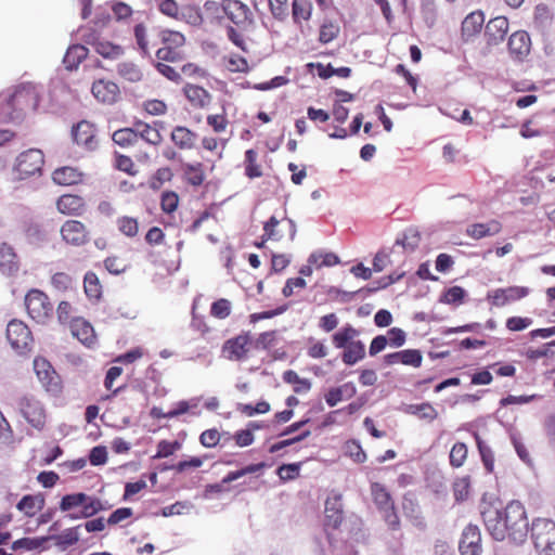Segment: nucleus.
Returning <instances> with one entry per match:
<instances>
[{
	"label": "nucleus",
	"instance_id": "4c0bfd02",
	"mask_svg": "<svg viewBox=\"0 0 555 555\" xmlns=\"http://www.w3.org/2000/svg\"><path fill=\"white\" fill-rule=\"evenodd\" d=\"M49 540L50 537L21 538L11 544V548L14 552H30L39 548H46L44 545Z\"/></svg>",
	"mask_w": 555,
	"mask_h": 555
},
{
	"label": "nucleus",
	"instance_id": "0eeeda50",
	"mask_svg": "<svg viewBox=\"0 0 555 555\" xmlns=\"http://www.w3.org/2000/svg\"><path fill=\"white\" fill-rule=\"evenodd\" d=\"M34 371L41 386L48 393L54 397L62 393L63 385L61 377L46 358L36 357L34 359Z\"/></svg>",
	"mask_w": 555,
	"mask_h": 555
},
{
	"label": "nucleus",
	"instance_id": "a18cd8bd",
	"mask_svg": "<svg viewBox=\"0 0 555 555\" xmlns=\"http://www.w3.org/2000/svg\"><path fill=\"white\" fill-rule=\"evenodd\" d=\"M485 16L482 12H472L462 22V33L466 36L478 34L483 25Z\"/></svg>",
	"mask_w": 555,
	"mask_h": 555
},
{
	"label": "nucleus",
	"instance_id": "603ef678",
	"mask_svg": "<svg viewBox=\"0 0 555 555\" xmlns=\"http://www.w3.org/2000/svg\"><path fill=\"white\" fill-rule=\"evenodd\" d=\"M308 262L310 264H314L317 269H320L322 267L336 266L337 263H339V258L336 254L331 251H315L309 256Z\"/></svg>",
	"mask_w": 555,
	"mask_h": 555
},
{
	"label": "nucleus",
	"instance_id": "6ab92c4d",
	"mask_svg": "<svg viewBox=\"0 0 555 555\" xmlns=\"http://www.w3.org/2000/svg\"><path fill=\"white\" fill-rule=\"evenodd\" d=\"M222 10L228 18L237 26H246L253 23L250 9L238 0H223Z\"/></svg>",
	"mask_w": 555,
	"mask_h": 555
},
{
	"label": "nucleus",
	"instance_id": "c9c22d12",
	"mask_svg": "<svg viewBox=\"0 0 555 555\" xmlns=\"http://www.w3.org/2000/svg\"><path fill=\"white\" fill-rule=\"evenodd\" d=\"M244 171L245 176L249 179L260 178L263 175L262 166L258 159V152L254 149L245 152Z\"/></svg>",
	"mask_w": 555,
	"mask_h": 555
},
{
	"label": "nucleus",
	"instance_id": "39448f33",
	"mask_svg": "<svg viewBox=\"0 0 555 555\" xmlns=\"http://www.w3.org/2000/svg\"><path fill=\"white\" fill-rule=\"evenodd\" d=\"M24 305L27 314L37 323L44 324L53 315L54 309L49 296L38 288L27 292Z\"/></svg>",
	"mask_w": 555,
	"mask_h": 555
},
{
	"label": "nucleus",
	"instance_id": "3c124183",
	"mask_svg": "<svg viewBox=\"0 0 555 555\" xmlns=\"http://www.w3.org/2000/svg\"><path fill=\"white\" fill-rule=\"evenodd\" d=\"M78 310L74 307V305L67 300H62L59 302L56 307V317L61 324L69 325L74 320L79 319L80 317L76 315Z\"/></svg>",
	"mask_w": 555,
	"mask_h": 555
},
{
	"label": "nucleus",
	"instance_id": "cd10ccee",
	"mask_svg": "<svg viewBox=\"0 0 555 555\" xmlns=\"http://www.w3.org/2000/svg\"><path fill=\"white\" fill-rule=\"evenodd\" d=\"M170 140L179 150L189 151L195 147L197 134L185 126H176L170 133Z\"/></svg>",
	"mask_w": 555,
	"mask_h": 555
},
{
	"label": "nucleus",
	"instance_id": "052dcab7",
	"mask_svg": "<svg viewBox=\"0 0 555 555\" xmlns=\"http://www.w3.org/2000/svg\"><path fill=\"white\" fill-rule=\"evenodd\" d=\"M453 494L456 501H465L468 499L470 490V477H459L453 482Z\"/></svg>",
	"mask_w": 555,
	"mask_h": 555
},
{
	"label": "nucleus",
	"instance_id": "c03bdc74",
	"mask_svg": "<svg viewBox=\"0 0 555 555\" xmlns=\"http://www.w3.org/2000/svg\"><path fill=\"white\" fill-rule=\"evenodd\" d=\"M405 412L428 422H433L438 417V411L429 402L410 404L406 406Z\"/></svg>",
	"mask_w": 555,
	"mask_h": 555
},
{
	"label": "nucleus",
	"instance_id": "f704fd0d",
	"mask_svg": "<svg viewBox=\"0 0 555 555\" xmlns=\"http://www.w3.org/2000/svg\"><path fill=\"white\" fill-rule=\"evenodd\" d=\"M359 335L360 332L357 328H354L351 324H346L332 335V343L335 348L344 349L351 343H354Z\"/></svg>",
	"mask_w": 555,
	"mask_h": 555
},
{
	"label": "nucleus",
	"instance_id": "f8f14e48",
	"mask_svg": "<svg viewBox=\"0 0 555 555\" xmlns=\"http://www.w3.org/2000/svg\"><path fill=\"white\" fill-rule=\"evenodd\" d=\"M74 141L85 147L87 151H94L99 145L96 138V128L94 124L88 120H80L72 128Z\"/></svg>",
	"mask_w": 555,
	"mask_h": 555
},
{
	"label": "nucleus",
	"instance_id": "bf43d9fd",
	"mask_svg": "<svg viewBox=\"0 0 555 555\" xmlns=\"http://www.w3.org/2000/svg\"><path fill=\"white\" fill-rule=\"evenodd\" d=\"M312 4L306 0L293 1V18L299 24L301 21H308L311 17Z\"/></svg>",
	"mask_w": 555,
	"mask_h": 555
},
{
	"label": "nucleus",
	"instance_id": "f03ea898",
	"mask_svg": "<svg viewBox=\"0 0 555 555\" xmlns=\"http://www.w3.org/2000/svg\"><path fill=\"white\" fill-rule=\"evenodd\" d=\"M530 538L539 555H555V521L535 517L530 527Z\"/></svg>",
	"mask_w": 555,
	"mask_h": 555
},
{
	"label": "nucleus",
	"instance_id": "4468645a",
	"mask_svg": "<svg viewBox=\"0 0 555 555\" xmlns=\"http://www.w3.org/2000/svg\"><path fill=\"white\" fill-rule=\"evenodd\" d=\"M555 26V15L552 9L545 3H539L533 9L531 27L542 36L552 33Z\"/></svg>",
	"mask_w": 555,
	"mask_h": 555
},
{
	"label": "nucleus",
	"instance_id": "f257e3e1",
	"mask_svg": "<svg viewBox=\"0 0 555 555\" xmlns=\"http://www.w3.org/2000/svg\"><path fill=\"white\" fill-rule=\"evenodd\" d=\"M481 517L487 531L495 541H508L516 545L526 542L529 521L520 501L513 500L501 509L488 505L481 511Z\"/></svg>",
	"mask_w": 555,
	"mask_h": 555
},
{
	"label": "nucleus",
	"instance_id": "6e6d98bb",
	"mask_svg": "<svg viewBox=\"0 0 555 555\" xmlns=\"http://www.w3.org/2000/svg\"><path fill=\"white\" fill-rule=\"evenodd\" d=\"M468 456V449L464 442H455L450 451L449 460L450 465L459 468L464 465Z\"/></svg>",
	"mask_w": 555,
	"mask_h": 555
},
{
	"label": "nucleus",
	"instance_id": "423d86ee",
	"mask_svg": "<svg viewBox=\"0 0 555 555\" xmlns=\"http://www.w3.org/2000/svg\"><path fill=\"white\" fill-rule=\"evenodd\" d=\"M18 412L36 430L41 431L47 424V411L40 400L33 395H24L16 402Z\"/></svg>",
	"mask_w": 555,
	"mask_h": 555
},
{
	"label": "nucleus",
	"instance_id": "ddd939ff",
	"mask_svg": "<svg viewBox=\"0 0 555 555\" xmlns=\"http://www.w3.org/2000/svg\"><path fill=\"white\" fill-rule=\"evenodd\" d=\"M60 232L63 241L73 246H82L90 241L86 225L79 220H66Z\"/></svg>",
	"mask_w": 555,
	"mask_h": 555
},
{
	"label": "nucleus",
	"instance_id": "a878e982",
	"mask_svg": "<svg viewBox=\"0 0 555 555\" xmlns=\"http://www.w3.org/2000/svg\"><path fill=\"white\" fill-rule=\"evenodd\" d=\"M85 173L77 167L63 166L52 172V180L55 184L69 186L83 181Z\"/></svg>",
	"mask_w": 555,
	"mask_h": 555
},
{
	"label": "nucleus",
	"instance_id": "ea45409f",
	"mask_svg": "<svg viewBox=\"0 0 555 555\" xmlns=\"http://www.w3.org/2000/svg\"><path fill=\"white\" fill-rule=\"evenodd\" d=\"M371 494L379 511L389 508L395 505L390 493L386 487L379 482H373L371 485Z\"/></svg>",
	"mask_w": 555,
	"mask_h": 555
},
{
	"label": "nucleus",
	"instance_id": "5fc2aeb1",
	"mask_svg": "<svg viewBox=\"0 0 555 555\" xmlns=\"http://www.w3.org/2000/svg\"><path fill=\"white\" fill-rule=\"evenodd\" d=\"M180 197L177 192L167 190L160 194V209L166 215H172L179 207Z\"/></svg>",
	"mask_w": 555,
	"mask_h": 555
},
{
	"label": "nucleus",
	"instance_id": "7c9ffc66",
	"mask_svg": "<svg viewBox=\"0 0 555 555\" xmlns=\"http://www.w3.org/2000/svg\"><path fill=\"white\" fill-rule=\"evenodd\" d=\"M74 337L86 346H91L95 343V334L92 325L83 318L73 321L68 325Z\"/></svg>",
	"mask_w": 555,
	"mask_h": 555
},
{
	"label": "nucleus",
	"instance_id": "dca6fc26",
	"mask_svg": "<svg viewBox=\"0 0 555 555\" xmlns=\"http://www.w3.org/2000/svg\"><path fill=\"white\" fill-rule=\"evenodd\" d=\"M283 230L287 232V235L291 240L294 238L296 230L293 220L284 219L280 221L274 216H272L263 225L262 240L280 241L285 236Z\"/></svg>",
	"mask_w": 555,
	"mask_h": 555
},
{
	"label": "nucleus",
	"instance_id": "412c9836",
	"mask_svg": "<svg viewBox=\"0 0 555 555\" xmlns=\"http://www.w3.org/2000/svg\"><path fill=\"white\" fill-rule=\"evenodd\" d=\"M383 361L388 366L402 364L417 369L423 363V354L418 349H404L385 354Z\"/></svg>",
	"mask_w": 555,
	"mask_h": 555
},
{
	"label": "nucleus",
	"instance_id": "c85d7f7f",
	"mask_svg": "<svg viewBox=\"0 0 555 555\" xmlns=\"http://www.w3.org/2000/svg\"><path fill=\"white\" fill-rule=\"evenodd\" d=\"M46 505V499L42 493L26 494L16 504V508L26 517L36 516Z\"/></svg>",
	"mask_w": 555,
	"mask_h": 555
},
{
	"label": "nucleus",
	"instance_id": "72a5a7b5",
	"mask_svg": "<svg viewBox=\"0 0 555 555\" xmlns=\"http://www.w3.org/2000/svg\"><path fill=\"white\" fill-rule=\"evenodd\" d=\"M501 230V222H499L498 220H490L487 223L470 224L466 230V234L474 240H480L486 236L495 235L500 233Z\"/></svg>",
	"mask_w": 555,
	"mask_h": 555
},
{
	"label": "nucleus",
	"instance_id": "20e7f679",
	"mask_svg": "<svg viewBox=\"0 0 555 555\" xmlns=\"http://www.w3.org/2000/svg\"><path fill=\"white\" fill-rule=\"evenodd\" d=\"M79 506H81V511L79 513H70L68 515L70 519L89 518L103 509L102 502L99 499L91 498L82 492L66 494L60 502V509L62 512H69Z\"/></svg>",
	"mask_w": 555,
	"mask_h": 555
},
{
	"label": "nucleus",
	"instance_id": "4d7b16f0",
	"mask_svg": "<svg viewBox=\"0 0 555 555\" xmlns=\"http://www.w3.org/2000/svg\"><path fill=\"white\" fill-rule=\"evenodd\" d=\"M117 228L127 237H135L139 234V221L137 218L122 216L117 219Z\"/></svg>",
	"mask_w": 555,
	"mask_h": 555
},
{
	"label": "nucleus",
	"instance_id": "58836bf2",
	"mask_svg": "<svg viewBox=\"0 0 555 555\" xmlns=\"http://www.w3.org/2000/svg\"><path fill=\"white\" fill-rule=\"evenodd\" d=\"M88 56V49L82 44L70 46L63 59L67 69L77 68L78 65Z\"/></svg>",
	"mask_w": 555,
	"mask_h": 555
},
{
	"label": "nucleus",
	"instance_id": "6e6552de",
	"mask_svg": "<svg viewBox=\"0 0 555 555\" xmlns=\"http://www.w3.org/2000/svg\"><path fill=\"white\" fill-rule=\"evenodd\" d=\"M160 40L163 47L156 50V56L163 62H179L183 60L181 48L184 46L185 38L179 31L163 30L160 31Z\"/></svg>",
	"mask_w": 555,
	"mask_h": 555
},
{
	"label": "nucleus",
	"instance_id": "5701e85b",
	"mask_svg": "<svg viewBox=\"0 0 555 555\" xmlns=\"http://www.w3.org/2000/svg\"><path fill=\"white\" fill-rule=\"evenodd\" d=\"M94 98L104 104H114L120 95L119 87L105 79H100L93 82L91 88Z\"/></svg>",
	"mask_w": 555,
	"mask_h": 555
},
{
	"label": "nucleus",
	"instance_id": "f3484780",
	"mask_svg": "<svg viewBox=\"0 0 555 555\" xmlns=\"http://www.w3.org/2000/svg\"><path fill=\"white\" fill-rule=\"evenodd\" d=\"M325 522L326 528L338 529L344 521L343 496L340 493L333 492L325 501Z\"/></svg>",
	"mask_w": 555,
	"mask_h": 555
},
{
	"label": "nucleus",
	"instance_id": "9b49d317",
	"mask_svg": "<svg viewBox=\"0 0 555 555\" xmlns=\"http://www.w3.org/2000/svg\"><path fill=\"white\" fill-rule=\"evenodd\" d=\"M529 295V288L525 286H508L496 288L488 293L487 299L494 307H504L511 302L520 300Z\"/></svg>",
	"mask_w": 555,
	"mask_h": 555
},
{
	"label": "nucleus",
	"instance_id": "37998d69",
	"mask_svg": "<svg viewBox=\"0 0 555 555\" xmlns=\"http://www.w3.org/2000/svg\"><path fill=\"white\" fill-rule=\"evenodd\" d=\"M134 36L137 43L139 46V49L144 54H150V49L155 48L157 46L156 39L158 36L151 34L149 35L146 33L145 27L142 24H139L134 27ZM160 38V35H159Z\"/></svg>",
	"mask_w": 555,
	"mask_h": 555
},
{
	"label": "nucleus",
	"instance_id": "0e129e2a",
	"mask_svg": "<svg viewBox=\"0 0 555 555\" xmlns=\"http://www.w3.org/2000/svg\"><path fill=\"white\" fill-rule=\"evenodd\" d=\"M421 242V235L417 230L410 228L406 229L402 237L397 240V244H400L404 249L414 250L417 248Z\"/></svg>",
	"mask_w": 555,
	"mask_h": 555
},
{
	"label": "nucleus",
	"instance_id": "2f4dec72",
	"mask_svg": "<svg viewBox=\"0 0 555 555\" xmlns=\"http://www.w3.org/2000/svg\"><path fill=\"white\" fill-rule=\"evenodd\" d=\"M183 180L192 186H201L205 179V167L201 162L182 164Z\"/></svg>",
	"mask_w": 555,
	"mask_h": 555
},
{
	"label": "nucleus",
	"instance_id": "338daca9",
	"mask_svg": "<svg viewBox=\"0 0 555 555\" xmlns=\"http://www.w3.org/2000/svg\"><path fill=\"white\" fill-rule=\"evenodd\" d=\"M143 111L151 116H162L168 111L167 104L157 99L146 100L142 104Z\"/></svg>",
	"mask_w": 555,
	"mask_h": 555
},
{
	"label": "nucleus",
	"instance_id": "e433bc0d",
	"mask_svg": "<svg viewBox=\"0 0 555 555\" xmlns=\"http://www.w3.org/2000/svg\"><path fill=\"white\" fill-rule=\"evenodd\" d=\"M282 378L284 383L292 385L293 391L298 395L309 392L312 387L310 379L300 377L298 373L293 370L285 371Z\"/></svg>",
	"mask_w": 555,
	"mask_h": 555
},
{
	"label": "nucleus",
	"instance_id": "9d476101",
	"mask_svg": "<svg viewBox=\"0 0 555 555\" xmlns=\"http://www.w3.org/2000/svg\"><path fill=\"white\" fill-rule=\"evenodd\" d=\"M43 164V153L38 149H29L17 156L14 169L21 179H25L39 173Z\"/></svg>",
	"mask_w": 555,
	"mask_h": 555
},
{
	"label": "nucleus",
	"instance_id": "49530a36",
	"mask_svg": "<svg viewBox=\"0 0 555 555\" xmlns=\"http://www.w3.org/2000/svg\"><path fill=\"white\" fill-rule=\"evenodd\" d=\"M177 20L184 21L190 25H199L203 22L199 8L191 3H180Z\"/></svg>",
	"mask_w": 555,
	"mask_h": 555
},
{
	"label": "nucleus",
	"instance_id": "473e14b6",
	"mask_svg": "<svg viewBox=\"0 0 555 555\" xmlns=\"http://www.w3.org/2000/svg\"><path fill=\"white\" fill-rule=\"evenodd\" d=\"M183 92L191 105L197 108L206 107L211 101L209 92L197 85H186L183 88Z\"/></svg>",
	"mask_w": 555,
	"mask_h": 555
},
{
	"label": "nucleus",
	"instance_id": "a211bd4d",
	"mask_svg": "<svg viewBox=\"0 0 555 555\" xmlns=\"http://www.w3.org/2000/svg\"><path fill=\"white\" fill-rule=\"evenodd\" d=\"M462 555H480L482 552L481 533L476 525H468L464 528L459 544Z\"/></svg>",
	"mask_w": 555,
	"mask_h": 555
},
{
	"label": "nucleus",
	"instance_id": "de8ad7c7",
	"mask_svg": "<svg viewBox=\"0 0 555 555\" xmlns=\"http://www.w3.org/2000/svg\"><path fill=\"white\" fill-rule=\"evenodd\" d=\"M474 438L482 461V464L488 473H493L494 469V454L492 449L486 444V442L481 439L480 435L475 431Z\"/></svg>",
	"mask_w": 555,
	"mask_h": 555
},
{
	"label": "nucleus",
	"instance_id": "79ce46f5",
	"mask_svg": "<svg viewBox=\"0 0 555 555\" xmlns=\"http://www.w3.org/2000/svg\"><path fill=\"white\" fill-rule=\"evenodd\" d=\"M83 289H85V294L86 296L90 299V300H94V301H98L101 299L102 297V284L98 278V275L92 272V271H88L86 274H85V278H83Z\"/></svg>",
	"mask_w": 555,
	"mask_h": 555
},
{
	"label": "nucleus",
	"instance_id": "774afa93",
	"mask_svg": "<svg viewBox=\"0 0 555 555\" xmlns=\"http://www.w3.org/2000/svg\"><path fill=\"white\" fill-rule=\"evenodd\" d=\"M307 343H308V347H307L308 357H310L312 359H322L327 356L328 349L324 345V343L317 340L313 337H309Z\"/></svg>",
	"mask_w": 555,
	"mask_h": 555
},
{
	"label": "nucleus",
	"instance_id": "864d4df0",
	"mask_svg": "<svg viewBox=\"0 0 555 555\" xmlns=\"http://www.w3.org/2000/svg\"><path fill=\"white\" fill-rule=\"evenodd\" d=\"M80 527H81V525H78V526L72 527V528H67V529L63 530L60 534L50 537V539H53L57 545L63 546V547L74 545L79 541Z\"/></svg>",
	"mask_w": 555,
	"mask_h": 555
},
{
	"label": "nucleus",
	"instance_id": "a19ab883",
	"mask_svg": "<svg viewBox=\"0 0 555 555\" xmlns=\"http://www.w3.org/2000/svg\"><path fill=\"white\" fill-rule=\"evenodd\" d=\"M365 358V346L361 340H356L344 348L341 360L347 365H353Z\"/></svg>",
	"mask_w": 555,
	"mask_h": 555
},
{
	"label": "nucleus",
	"instance_id": "4be33fe9",
	"mask_svg": "<svg viewBox=\"0 0 555 555\" xmlns=\"http://www.w3.org/2000/svg\"><path fill=\"white\" fill-rule=\"evenodd\" d=\"M20 268V257L14 247L5 242L0 244V272L7 276H14Z\"/></svg>",
	"mask_w": 555,
	"mask_h": 555
},
{
	"label": "nucleus",
	"instance_id": "8fccbe9b",
	"mask_svg": "<svg viewBox=\"0 0 555 555\" xmlns=\"http://www.w3.org/2000/svg\"><path fill=\"white\" fill-rule=\"evenodd\" d=\"M112 140L122 147L134 145L138 142L137 127L121 128L114 131Z\"/></svg>",
	"mask_w": 555,
	"mask_h": 555
},
{
	"label": "nucleus",
	"instance_id": "aec40b11",
	"mask_svg": "<svg viewBox=\"0 0 555 555\" xmlns=\"http://www.w3.org/2000/svg\"><path fill=\"white\" fill-rule=\"evenodd\" d=\"M56 209L65 216L81 217L87 211V203L78 194L66 193L57 198Z\"/></svg>",
	"mask_w": 555,
	"mask_h": 555
},
{
	"label": "nucleus",
	"instance_id": "c756f323",
	"mask_svg": "<svg viewBox=\"0 0 555 555\" xmlns=\"http://www.w3.org/2000/svg\"><path fill=\"white\" fill-rule=\"evenodd\" d=\"M248 338L246 336H236L224 343L222 347L223 356L229 360H242L247 354Z\"/></svg>",
	"mask_w": 555,
	"mask_h": 555
},
{
	"label": "nucleus",
	"instance_id": "1a4fd4ad",
	"mask_svg": "<svg viewBox=\"0 0 555 555\" xmlns=\"http://www.w3.org/2000/svg\"><path fill=\"white\" fill-rule=\"evenodd\" d=\"M7 338L11 347L20 354L29 352L34 345V337L28 325L21 320L9 322Z\"/></svg>",
	"mask_w": 555,
	"mask_h": 555
},
{
	"label": "nucleus",
	"instance_id": "680f3d73",
	"mask_svg": "<svg viewBox=\"0 0 555 555\" xmlns=\"http://www.w3.org/2000/svg\"><path fill=\"white\" fill-rule=\"evenodd\" d=\"M206 122L215 133H222L229 127V119L225 112L220 114H209L206 117Z\"/></svg>",
	"mask_w": 555,
	"mask_h": 555
},
{
	"label": "nucleus",
	"instance_id": "69168bd1",
	"mask_svg": "<svg viewBox=\"0 0 555 555\" xmlns=\"http://www.w3.org/2000/svg\"><path fill=\"white\" fill-rule=\"evenodd\" d=\"M231 301L225 298H220L211 304L210 314L216 319H225L231 314Z\"/></svg>",
	"mask_w": 555,
	"mask_h": 555
},
{
	"label": "nucleus",
	"instance_id": "7ed1b4c3",
	"mask_svg": "<svg viewBox=\"0 0 555 555\" xmlns=\"http://www.w3.org/2000/svg\"><path fill=\"white\" fill-rule=\"evenodd\" d=\"M39 101L40 94L35 85H20L8 100V105L12 108L11 119H16L27 113L35 112Z\"/></svg>",
	"mask_w": 555,
	"mask_h": 555
},
{
	"label": "nucleus",
	"instance_id": "2eb2a0df",
	"mask_svg": "<svg viewBox=\"0 0 555 555\" xmlns=\"http://www.w3.org/2000/svg\"><path fill=\"white\" fill-rule=\"evenodd\" d=\"M509 56L517 62H524L531 52V38L525 30L513 33L507 43Z\"/></svg>",
	"mask_w": 555,
	"mask_h": 555
},
{
	"label": "nucleus",
	"instance_id": "b1692460",
	"mask_svg": "<svg viewBox=\"0 0 555 555\" xmlns=\"http://www.w3.org/2000/svg\"><path fill=\"white\" fill-rule=\"evenodd\" d=\"M133 126L137 127L138 139L140 138L153 146H158L163 142V135L159 130V127L163 126L162 121H154L151 125L143 120H137Z\"/></svg>",
	"mask_w": 555,
	"mask_h": 555
},
{
	"label": "nucleus",
	"instance_id": "e2e57ef3",
	"mask_svg": "<svg viewBox=\"0 0 555 555\" xmlns=\"http://www.w3.org/2000/svg\"><path fill=\"white\" fill-rule=\"evenodd\" d=\"M264 466H266L264 463L250 464V465H247L238 470L230 472L229 474H227V476L223 477L222 483L227 485L234 480H237L238 478H241L245 475L257 473V472L261 470Z\"/></svg>",
	"mask_w": 555,
	"mask_h": 555
},
{
	"label": "nucleus",
	"instance_id": "13d9d810",
	"mask_svg": "<svg viewBox=\"0 0 555 555\" xmlns=\"http://www.w3.org/2000/svg\"><path fill=\"white\" fill-rule=\"evenodd\" d=\"M225 68L231 73H247L249 65L247 60L240 54H231L223 57Z\"/></svg>",
	"mask_w": 555,
	"mask_h": 555
},
{
	"label": "nucleus",
	"instance_id": "393cba45",
	"mask_svg": "<svg viewBox=\"0 0 555 555\" xmlns=\"http://www.w3.org/2000/svg\"><path fill=\"white\" fill-rule=\"evenodd\" d=\"M509 23L505 16H496L491 18L487 26L485 35L488 38L489 44H499L502 42L508 33Z\"/></svg>",
	"mask_w": 555,
	"mask_h": 555
},
{
	"label": "nucleus",
	"instance_id": "bb28decb",
	"mask_svg": "<svg viewBox=\"0 0 555 555\" xmlns=\"http://www.w3.org/2000/svg\"><path fill=\"white\" fill-rule=\"evenodd\" d=\"M87 43H89L98 54L107 60H117L124 55V48L121 46L103 38L92 37V39L87 40Z\"/></svg>",
	"mask_w": 555,
	"mask_h": 555
},
{
	"label": "nucleus",
	"instance_id": "09e8293b",
	"mask_svg": "<svg viewBox=\"0 0 555 555\" xmlns=\"http://www.w3.org/2000/svg\"><path fill=\"white\" fill-rule=\"evenodd\" d=\"M118 75L129 82H139L143 78L141 68L133 62H121L117 65Z\"/></svg>",
	"mask_w": 555,
	"mask_h": 555
}]
</instances>
